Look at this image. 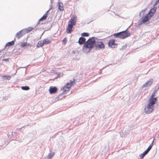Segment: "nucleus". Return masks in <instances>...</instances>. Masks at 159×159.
Returning a JSON list of instances; mask_svg holds the SVG:
<instances>
[{
    "instance_id": "nucleus-7",
    "label": "nucleus",
    "mask_w": 159,
    "mask_h": 159,
    "mask_svg": "<svg viewBox=\"0 0 159 159\" xmlns=\"http://www.w3.org/2000/svg\"><path fill=\"white\" fill-rule=\"evenodd\" d=\"M75 80L73 79V80H71L69 81V82H68L67 83L65 87L66 88V89H69L70 88V87L72 85H74L75 84Z\"/></svg>"
},
{
    "instance_id": "nucleus-27",
    "label": "nucleus",
    "mask_w": 159,
    "mask_h": 159,
    "mask_svg": "<svg viewBox=\"0 0 159 159\" xmlns=\"http://www.w3.org/2000/svg\"><path fill=\"white\" fill-rule=\"evenodd\" d=\"M26 30H27V31H28V33L30 31H31L33 28L31 27H30L28 28H26Z\"/></svg>"
},
{
    "instance_id": "nucleus-9",
    "label": "nucleus",
    "mask_w": 159,
    "mask_h": 159,
    "mask_svg": "<svg viewBox=\"0 0 159 159\" xmlns=\"http://www.w3.org/2000/svg\"><path fill=\"white\" fill-rule=\"evenodd\" d=\"M157 9V7H154L152 8L150 10L149 13L148 14L150 16V17H151L153 16Z\"/></svg>"
},
{
    "instance_id": "nucleus-39",
    "label": "nucleus",
    "mask_w": 159,
    "mask_h": 159,
    "mask_svg": "<svg viewBox=\"0 0 159 159\" xmlns=\"http://www.w3.org/2000/svg\"><path fill=\"white\" fill-rule=\"evenodd\" d=\"M129 131L128 130H127V131L126 133H125V134H128V133H129Z\"/></svg>"
},
{
    "instance_id": "nucleus-15",
    "label": "nucleus",
    "mask_w": 159,
    "mask_h": 159,
    "mask_svg": "<svg viewBox=\"0 0 159 159\" xmlns=\"http://www.w3.org/2000/svg\"><path fill=\"white\" fill-rule=\"evenodd\" d=\"M44 45L42 40H40L38 42L37 44L36 47L37 48H39L42 47Z\"/></svg>"
},
{
    "instance_id": "nucleus-25",
    "label": "nucleus",
    "mask_w": 159,
    "mask_h": 159,
    "mask_svg": "<svg viewBox=\"0 0 159 159\" xmlns=\"http://www.w3.org/2000/svg\"><path fill=\"white\" fill-rule=\"evenodd\" d=\"M54 153H49L47 157V159H51L52 157L54 155Z\"/></svg>"
},
{
    "instance_id": "nucleus-30",
    "label": "nucleus",
    "mask_w": 159,
    "mask_h": 159,
    "mask_svg": "<svg viewBox=\"0 0 159 159\" xmlns=\"http://www.w3.org/2000/svg\"><path fill=\"white\" fill-rule=\"evenodd\" d=\"M159 3V0H157L156 1L154 4V6L155 7V6L157 5Z\"/></svg>"
},
{
    "instance_id": "nucleus-14",
    "label": "nucleus",
    "mask_w": 159,
    "mask_h": 159,
    "mask_svg": "<svg viewBox=\"0 0 159 159\" xmlns=\"http://www.w3.org/2000/svg\"><path fill=\"white\" fill-rule=\"evenodd\" d=\"M43 44H48L51 43V41L47 39H44L42 40Z\"/></svg>"
},
{
    "instance_id": "nucleus-35",
    "label": "nucleus",
    "mask_w": 159,
    "mask_h": 159,
    "mask_svg": "<svg viewBox=\"0 0 159 159\" xmlns=\"http://www.w3.org/2000/svg\"><path fill=\"white\" fill-rule=\"evenodd\" d=\"M50 11V10H48V11H47L46 12V13H45V14H46V15H47V16H48V12L49 11Z\"/></svg>"
},
{
    "instance_id": "nucleus-26",
    "label": "nucleus",
    "mask_w": 159,
    "mask_h": 159,
    "mask_svg": "<svg viewBox=\"0 0 159 159\" xmlns=\"http://www.w3.org/2000/svg\"><path fill=\"white\" fill-rule=\"evenodd\" d=\"M61 90H63L64 91V92H65L69 91L70 89H66V88L65 87V86L63 87L62 89H61Z\"/></svg>"
},
{
    "instance_id": "nucleus-34",
    "label": "nucleus",
    "mask_w": 159,
    "mask_h": 159,
    "mask_svg": "<svg viewBox=\"0 0 159 159\" xmlns=\"http://www.w3.org/2000/svg\"><path fill=\"white\" fill-rule=\"evenodd\" d=\"M52 8H53V7L52 6V4H50V8L49 9V10H50L51 9H52Z\"/></svg>"
},
{
    "instance_id": "nucleus-23",
    "label": "nucleus",
    "mask_w": 159,
    "mask_h": 159,
    "mask_svg": "<svg viewBox=\"0 0 159 159\" xmlns=\"http://www.w3.org/2000/svg\"><path fill=\"white\" fill-rule=\"evenodd\" d=\"M21 32H23V34H26L28 33V31L26 30V29H24L21 30V31L19 32V33H20Z\"/></svg>"
},
{
    "instance_id": "nucleus-21",
    "label": "nucleus",
    "mask_w": 159,
    "mask_h": 159,
    "mask_svg": "<svg viewBox=\"0 0 159 159\" xmlns=\"http://www.w3.org/2000/svg\"><path fill=\"white\" fill-rule=\"evenodd\" d=\"M21 88L22 90H28L30 89V88L28 86H22Z\"/></svg>"
},
{
    "instance_id": "nucleus-5",
    "label": "nucleus",
    "mask_w": 159,
    "mask_h": 159,
    "mask_svg": "<svg viewBox=\"0 0 159 159\" xmlns=\"http://www.w3.org/2000/svg\"><path fill=\"white\" fill-rule=\"evenodd\" d=\"M105 45L102 42L99 41L98 42L97 44L96 45L95 49L98 50L99 49H103L105 48Z\"/></svg>"
},
{
    "instance_id": "nucleus-12",
    "label": "nucleus",
    "mask_w": 159,
    "mask_h": 159,
    "mask_svg": "<svg viewBox=\"0 0 159 159\" xmlns=\"http://www.w3.org/2000/svg\"><path fill=\"white\" fill-rule=\"evenodd\" d=\"M58 9L60 11H63L64 10V9L63 7V4L62 2H58Z\"/></svg>"
},
{
    "instance_id": "nucleus-40",
    "label": "nucleus",
    "mask_w": 159,
    "mask_h": 159,
    "mask_svg": "<svg viewBox=\"0 0 159 159\" xmlns=\"http://www.w3.org/2000/svg\"><path fill=\"white\" fill-rule=\"evenodd\" d=\"M72 52L74 54H75V51H74L73 50V51H72Z\"/></svg>"
},
{
    "instance_id": "nucleus-11",
    "label": "nucleus",
    "mask_w": 159,
    "mask_h": 159,
    "mask_svg": "<svg viewBox=\"0 0 159 159\" xmlns=\"http://www.w3.org/2000/svg\"><path fill=\"white\" fill-rule=\"evenodd\" d=\"M49 91L50 94L55 93L57 91V88L55 86H51L50 87Z\"/></svg>"
},
{
    "instance_id": "nucleus-2",
    "label": "nucleus",
    "mask_w": 159,
    "mask_h": 159,
    "mask_svg": "<svg viewBox=\"0 0 159 159\" xmlns=\"http://www.w3.org/2000/svg\"><path fill=\"white\" fill-rule=\"evenodd\" d=\"M157 102V98H149L148 99V103L147 107L145 108V111L148 114L151 113L154 109L153 106Z\"/></svg>"
},
{
    "instance_id": "nucleus-42",
    "label": "nucleus",
    "mask_w": 159,
    "mask_h": 159,
    "mask_svg": "<svg viewBox=\"0 0 159 159\" xmlns=\"http://www.w3.org/2000/svg\"><path fill=\"white\" fill-rule=\"evenodd\" d=\"M159 89V86L157 88V90H158Z\"/></svg>"
},
{
    "instance_id": "nucleus-10",
    "label": "nucleus",
    "mask_w": 159,
    "mask_h": 159,
    "mask_svg": "<svg viewBox=\"0 0 159 159\" xmlns=\"http://www.w3.org/2000/svg\"><path fill=\"white\" fill-rule=\"evenodd\" d=\"M153 79H150L143 85V87H146L150 86L153 82Z\"/></svg>"
},
{
    "instance_id": "nucleus-32",
    "label": "nucleus",
    "mask_w": 159,
    "mask_h": 159,
    "mask_svg": "<svg viewBox=\"0 0 159 159\" xmlns=\"http://www.w3.org/2000/svg\"><path fill=\"white\" fill-rule=\"evenodd\" d=\"M155 96V93H153L152 94L151 96L150 97V98H154V97Z\"/></svg>"
},
{
    "instance_id": "nucleus-29",
    "label": "nucleus",
    "mask_w": 159,
    "mask_h": 159,
    "mask_svg": "<svg viewBox=\"0 0 159 159\" xmlns=\"http://www.w3.org/2000/svg\"><path fill=\"white\" fill-rule=\"evenodd\" d=\"M127 44H125L124 45L122 46V47L120 48V50H122L125 48L127 47Z\"/></svg>"
},
{
    "instance_id": "nucleus-6",
    "label": "nucleus",
    "mask_w": 159,
    "mask_h": 159,
    "mask_svg": "<svg viewBox=\"0 0 159 159\" xmlns=\"http://www.w3.org/2000/svg\"><path fill=\"white\" fill-rule=\"evenodd\" d=\"M108 46L112 48H115L117 44L115 43V40L112 39L110 40L108 43Z\"/></svg>"
},
{
    "instance_id": "nucleus-3",
    "label": "nucleus",
    "mask_w": 159,
    "mask_h": 159,
    "mask_svg": "<svg viewBox=\"0 0 159 159\" xmlns=\"http://www.w3.org/2000/svg\"><path fill=\"white\" fill-rule=\"evenodd\" d=\"M77 17L76 16L72 15L69 21L67 28L66 29V32L68 34H70L73 31L72 29L73 26L76 24Z\"/></svg>"
},
{
    "instance_id": "nucleus-22",
    "label": "nucleus",
    "mask_w": 159,
    "mask_h": 159,
    "mask_svg": "<svg viewBox=\"0 0 159 159\" xmlns=\"http://www.w3.org/2000/svg\"><path fill=\"white\" fill-rule=\"evenodd\" d=\"M152 147V144H151L147 148L146 150L145 151L148 153V152L151 150Z\"/></svg>"
},
{
    "instance_id": "nucleus-8",
    "label": "nucleus",
    "mask_w": 159,
    "mask_h": 159,
    "mask_svg": "<svg viewBox=\"0 0 159 159\" xmlns=\"http://www.w3.org/2000/svg\"><path fill=\"white\" fill-rule=\"evenodd\" d=\"M151 18V17H150V16L147 14L142 20L141 24L146 23L149 21Z\"/></svg>"
},
{
    "instance_id": "nucleus-31",
    "label": "nucleus",
    "mask_w": 159,
    "mask_h": 159,
    "mask_svg": "<svg viewBox=\"0 0 159 159\" xmlns=\"http://www.w3.org/2000/svg\"><path fill=\"white\" fill-rule=\"evenodd\" d=\"M10 58L4 59L2 60L3 61H5L6 62L8 61Z\"/></svg>"
},
{
    "instance_id": "nucleus-33",
    "label": "nucleus",
    "mask_w": 159,
    "mask_h": 159,
    "mask_svg": "<svg viewBox=\"0 0 159 159\" xmlns=\"http://www.w3.org/2000/svg\"><path fill=\"white\" fill-rule=\"evenodd\" d=\"M63 41L64 43H66L67 42V40L66 39V38L64 39L63 40Z\"/></svg>"
},
{
    "instance_id": "nucleus-13",
    "label": "nucleus",
    "mask_w": 159,
    "mask_h": 159,
    "mask_svg": "<svg viewBox=\"0 0 159 159\" xmlns=\"http://www.w3.org/2000/svg\"><path fill=\"white\" fill-rule=\"evenodd\" d=\"M15 39H14V40L12 41L11 42H8L7 43L6 45H5V48L7 46H11L13 45L15 43Z\"/></svg>"
},
{
    "instance_id": "nucleus-4",
    "label": "nucleus",
    "mask_w": 159,
    "mask_h": 159,
    "mask_svg": "<svg viewBox=\"0 0 159 159\" xmlns=\"http://www.w3.org/2000/svg\"><path fill=\"white\" fill-rule=\"evenodd\" d=\"M114 37L116 38H118L121 39H124L129 37L130 34L127 30L113 34Z\"/></svg>"
},
{
    "instance_id": "nucleus-45",
    "label": "nucleus",
    "mask_w": 159,
    "mask_h": 159,
    "mask_svg": "<svg viewBox=\"0 0 159 159\" xmlns=\"http://www.w3.org/2000/svg\"><path fill=\"white\" fill-rule=\"evenodd\" d=\"M158 136H159V134H158Z\"/></svg>"
},
{
    "instance_id": "nucleus-28",
    "label": "nucleus",
    "mask_w": 159,
    "mask_h": 159,
    "mask_svg": "<svg viewBox=\"0 0 159 159\" xmlns=\"http://www.w3.org/2000/svg\"><path fill=\"white\" fill-rule=\"evenodd\" d=\"M27 43L25 42V43H22V44H21L20 45V46L22 48H23L24 47H25V46H27Z\"/></svg>"
},
{
    "instance_id": "nucleus-44",
    "label": "nucleus",
    "mask_w": 159,
    "mask_h": 159,
    "mask_svg": "<svg viewBox=\"0 0 159 159\" xmlns=\"http://www.w3.org/2000/svg\"><path fill=\"white\" fill-rule=\"evenodd\" d=\"M158 8H159V6H158Z\"/></svg>"
},
{
    "instance_id": "nucleus-16",
    "label": "nucleus",
    "mask_w": 159,
    "mask_h": 159,
    "mask_svg": "<svg viewBox=\"0 0 159 159\" xmlns=\"http://www.w3.org/2000/svg\"><path fill=\"white\" fill-rule=\"evenodd\" d=\"M23 32H21L20 33H19V32H17L16 34V37L18 39H20L21 37L23 35L25 34H23Z\"/></svg>"
},
{
    "instance_id": "nucleus-41",
    "label": "nucleus",
    "mask_w": 159,
    "mask_h": 159,
    "mask_svg": "<svg viewBox=\"0 0 159 159\" xmlns=\"http://www.w3.org/2000/svg\"><path fill=\"white\" fill-rule=\"evenodd\" d=\"M30 78H31L30 77H29V78H28L26 79V80H29V79H30Z\"/></svg>"
},
{
    "instance_id": "nucleus-20",
    "label": "nucleus",
    "mask_w": 159,
    "mask_h": 159,
    "mask_svg": "<svg viewBox=\"0 0 159 159\" xmlns=\"http://www.w3.org/2000/svg\"><path fill=\"white\" fill-rule=\"evenodd\" d=\"M148 153L145 151L144 152H143V153L139 155L140 158L141 159L143 158Z\"/></svg>"
},
{
    "instance_id": "nucleus-1",
    "label": "nucleus",
    "mask_w": 159,
    "mask_h": 159,
    "mask_svg": "<svg viewBox=\"0 0 159 159\" xmlns=\"http://www.w3.org/2000/svg\"><path fill=\"white\" fill-rule=\"evenodd\" d=\"M86 39L84 37H81L79 38L78 43L80 45H81L84 43L83 46V49L84 52L85 49H88L89 50L88 52L90 51L91 49L93 48L96 43L95 41V37H92L89 38L87 41L85 42Z\"/></svg>"
},
{
    "instance_id": "nucleus-17",
    "label": "nucleus",
    "mask_w": 159,
    "mask_h": 159,
    "mask_svg": "<svg viewBox=\"0 0 159 159\" xmlns=\"http://www.w3.org/2000/svg\"><path fill=\"white\" fill-rule=\"evenodd\" d=\"M47 16L46 15V14H45L43 15V16L39 20V21L37 24H38L39 23V21L42 20H46L47 17Z\"/></svg>"
},
{
    "instance_id": "nucleus-36",
    "label": "nucleus",
    "mask_w": 159,
    "mask_h": 159,
    "mask_svg": "<svg viewBox=\"0 0 159 159\" xmlns=\"http://www.w3.org/2000/svg\"><path fill=\"white\" fill-rule=\"evenodd\" d=\"M53 0H50V4H52Z\"/></svg>"
},
{
    "instance_id": "nucleus-43",
    "label": "nucleus",
    "mask_w": 159,
    "mask_h": 159,
    "mask_svg": "<svg viewBox=\"0 0 159 159\" xmlns=\"http://www.w3.org/2000/svg\"><path fill=\"white\" fill-rule=\"evenodd\" d=\"M25 126H24L22 128H25Z\"/></svg>"
},
{
    "instance_id": "nucleus-38",
    "label": "nucleus",
    "mask_w": 159,
    "mask_h": 159,
    "mask_svg": "<svg viewBox=\"0 0 159 159\" xmlns=\"http://www.w3.org/2000/svg\"><path fill=\"white\" fill-rule=\"evenodd\" d=\"M30 44H29V43H27V45L26 46H30Z\"/></svg>"
},
{
    "instance_id": "nucleus-37",
    "label": "nucleus",
    "mask_w": 159,
    "mask_h": 159,
    "mask_svg": "<svg viewBox=\"0 0 159 159\" xmlns=\"http://www.w3.org/2000/svg\"><path fill=\"white\" fill-rule=\"evenodd\" d=\"M154 138L152 143H151V144H152V146L153 145V143L154 142Z\"/></svg>"
},
{
    "instance_id": "nucleus-18",
    "label": "nucleus",
    "mask_w": 159,
    "mask_h": 159,
    "mask_svg": "<svg viewBox=\"0 0 159 159\" xmlns=\"http://www.w3.org/2000/svg\"><path fill=\"white\" fill-rule=\"evenodd\" d=\"M146 8L145 9L142 10L141 12L139 14V16L140 17H141L142 18H143L144 16V13L145 12V11L146 10Z\"/></svg>"
},
{
    "instance_id": "nucleus-19",
    "label": "nucleus",
    "mask_w": 159,
    "mask_h": 159,
    "mask_svg": "<svg viewBox=\"0 0 159 159\" xmlns=\"http://www.w3.org/2000/svg\"><path fill=\"white\" fill-rule=\"evenodd\" d=\"M3 79L5 80H9L11 79V76L9 75H4L2 76Z\"/></svg>"
},
{
    "instance_id": "nucleus-24",
    "label": "nucleus",
    "mask_w": 159,
    "mask_h": 159,
    "mask_svg": "<svg viewBox=\"0 0 159 159\" xmlns=\"http://www.w3.org/2000/svg\"><path fill=\"white\" fill-rule=\"evenodd\" d=\"M81 35L83 37H88L89 36V34L87 33L84 32L82 33Z\"/></svg>"
}]
</instances>
